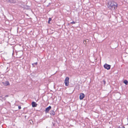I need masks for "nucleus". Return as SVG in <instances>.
<instances>
[{
    "label": "nucleus",
    "mask_w": 128,
    "mask_h": 128,
    "mask_svg": "<svg viewBox=\"0 0 128 128\" xmlns=\"http://www.w3.org/2000/svg\"><path fill=\"white\" fill-rule=\"evenodd\" d=\"M117 6L116 3L113 1L110 2L108 3V7L110 9L114 8L115 10L117 8Z\"/></svg>",
    "instance_id": "nucleus-1"
},
{
    "label": "nucleus",
    "mask_w": 128,
    "mask_h": 128,
    "mask_svg": "<svg viewBox=\"0 0 128 128\" xmlns=\"http://www.w3.org/2000/svg\"><path fill=\"white\" fill-rule=\"evenodd\" d=\"M69 78L68 77H66L64 80V83L66 86H68L69 85Z\"/></svg>",
    "instance_id": "nucleus-2"
},
{
    "label": "nucleus",
    "mask_w": 128,
    "mask_h": 128,
    "mask_svg": "<svg viewBox=\"0 0 128 128\" xmlns=\"http://www.w3.org/2000/svg\"><path fill=\"white\" fill-rule=\"evenodd\" d=\"M104 68L108 70L110 68V66L106 64L104 65Z\"/></svg>",
    "instance_id": "nucleus-3"
},
{
    "label": "nucleus",
    "mask_w": 128,
    "mask_h": 128,
    "mask_svg": "<svg viewBox=\"0 0 128 128\" xmlns=\"http://www.w3.org/2000/svg\"><path fill=\"white\" fill-rule=\"evenodd\" d=\"M84 95L83 93H81L80 95V100H82L83 98L84 97Z\"/></svg>",
    "instance_id": "nucleus-4"
},
{
    "label": "nucleus",
    "mask_w": 128,
    "mask_h": 128,
    "mask_svg": "<svg viewBox=\"0 0 128 128\" xmlns=\"http://www.w3.org/2000/svg\"><path fill=\"white\" fill-rule=\"evenodd\" d=\"M51 107L50 106H49L48 107L46 108L45 111L46 113L48 112L51 109Z\"/></svg>",
    "instance_id": "nucleus-5"
},
{
    "label": "nucleus",
    "mask_w": 128,
    "mask_h": 128,
    "mask_svg": "<svg viewBox=\"0 0 128 128\" xmlns=\"http://www.w3.org/2000/svg\"><path fill=\"white\" fill-rule=\"evenodd\" d=\"M32 107H36L37 106V104L34 102H33L32 103Z\"/></svg>",
    "instance_id": "nucleus-6"
},
{
    "label": "nucleus",
    "mask_w": 128,
    "mask_h": 128,
    "mask_svg": "<svg viewBox=\"0 0 128 128\" xmlns=\"http://www.w3.org/2000/svg\"><path fill=\"white\" fill-rule=\"evenodd\" d=\"M2 83L5 86H7L10 84V83L8 81H6L5 82H3Z\"/></svg>",
    "instance_id": "nucleus-7"
},
{
    "label": "nucleus",
    "mask_w": 128,
    "mask_h": 128,
    "mask_svg": "<svg viewBox=\"0 0 128 128\" xmlns=\"http://www.w3.org/2000/svg\"><path fill=\"white\" fill-rule=\"evenodd\" d=\"M16 0H9L8 1L9 2L11 3H15L16 2Z\"/></svg>",
    "instance_id": "nucleus-8"
},
{
    "label": "nucleus",
    "mask_w": 128,
    "mask_h": 128,
    "mask_svg": "<svg viewBox=\"0 0 128 128\" xmlns=\"http://www.w3.org/2000/svg\"><path fill=\"white\" fill-rule=\"evenodd\" d=\"M50 114L54 116L55 115V113L53 110H51L50 112Z\"/></svg>",
    "instance_id": "nucleus-9"
},
{
    "label": "nucleus",
    "mask_w": 128,
    "mask_h": 128,
    "mask_svg": "<svg viewBox=\"0 0 128 128\" xmlns=\"http://www.w3.org/2000/svg\"><path fill=\"white\" fill-rule=\"evenodd\" d=\"M124 82L126 85H127L128 84V82L126 80H125L124 81Z\"/></svg>",
    "instance_id": "nucleus-10"
},
{
    "label": "nucleus",
    "mask_w": 128,
    "mask_h": 128,
    "mask_svg": "<svg viewBox=\"0 0 128 128\" xmlns=\"http://www.w3.org/2000/svg\"><path fill=\"white\" fill-rule=\"evenodd\" d=\"M52 20V18H49L48 19V24H50V21Z\"/></svg>",
    "instance_id": "nucleus-11"
},
{
    "label": "nucleus",
    "mask_w": 128,
    "mask_h": 128,
    "mask_svg": "<svg viewBox=\"0 0 128 128\" xmlns=\"http://www.w3.org/2000/svg\"><path fill=\"white\" fill-rule=\"evenodd\" d=\"M76 22H75L74 21H73L72 22H70V24H75Z\"/></svg>",
    "instance_id": "nucleus-12"
},
{
    "label": "nucleus",
    "mask_w": 128,
    "mask_h": 128,
    "mask_svg": "<svg viewBox=\"0 0 128 128\" xmlns=\"http://www.w3.org/2000/svg\"><path fill=\"white\" fill-rule=\"evenodd\" d=\"M103 82L104 84H106V81L104 80H103Z\"/></svg>",
    "instance_id": "nucleus-13"
},
{
    "label": "nucleus",
    "mask_w": 128,
    "mask_h": 128,
    "mask_svg": "<svg viewBox=\"0 0 128 128\" xmlns=\"http://www.w3.org/2000/svg\"><path fill=\"white\" fill-rule=\"evenodd\" d=\"M18 108L19 109H20L21 108V107L20 106H19L18 107Z\"/></svg>",
    "instance_id": "nucleus-14"
},
{
    "label": "nucleus",
    "mask_w": 128,
    "mask_h": 128,
    "mask_svg": "<svg viewBox=\"0 0 128 128\" xmlns=\"http://www.w3.org/2000/svg\"><path fill=\"white\" fill-rule=\"evenodd\" d=\"M86 41L85 42H84V44H86Z\"/></svg>",
    "instance_id": "nucleus-15"
},
{
    "label": "nucleus",
    "mask_w": 128,
    "mask_h": 128,
    "mask_svg": "<svg viewBox=\"0 0 128 128\" xmlns=\"http://www.w3.org/2000/svg\"><path fill=\"white\" fill-rule=\"evenodd\" d=\"M8 95H6L5 96V97H8Z\"/></svg>",
    "instance_id": "nucleus-16"
},
{
    "label": "nucleus",
    "mask_w": 128,
    "mask_h": 128,
    "mask_svg": "<svg viewBox=\"0 0 128 128\" xmlns=\"http://www.w3.org/2000/svg\"><path fill=\"white\" fill-rule=\"evenodd\" d=\"M121 128H125L124 127H122Z\"/></svg>",
    "instance_id": "nucleus-17"
},
{
    "label": "nucleus",
    "mask_w": 128,
    "mask_h": 128,
    "mask_svg": "<svg viewBox=\"0 0 128 128\" xmlns=\"http://www.w3.org/2000/svg\"><path fill=\"white\" fill-rule=\"evenodd\" d=\"M35 64H37V62L35 63Z\"/></svg>",
    "instance_id": "nucleus-18"
}]
</instances>
